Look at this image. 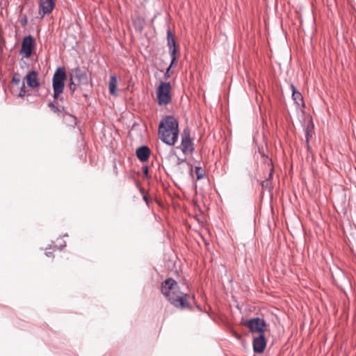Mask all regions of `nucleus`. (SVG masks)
I'll return each instance as SVG.
<instances>
[{
    "instance_id": "nucleus-8",
    "label": "nucleus",
    "mask_w": 356,
    "mask_h": 356,
    "mask_svg": "<svg viewBox=\"0 0 356 356\" xmlns=\"http://www.w3.org/2000/svg\"><path fill=\"white\" fill-rule=\"evenodd\" d=\"M34 47V39L31 35L24 38L20 50L21 54L25 58H29Z\"/></svg>"
},
{
    "instance_id": "nucleus-21",
    "label": "nucleus",
    "mask_w": 356,
    "mask_h": 356,
    "mask_svg": "<svg viewBox=\"0 0 356 356\" xmlns=\"http://www.w3.org/2000/svg\"><path fill=\"white\" fill-rule=\"evenodd\" d=\"M76 85H77V83L75 81H70V89L71 90L72 92L74 91Z\"/></svg>"
},
{
    "instance_id": "nucleus-17",
    "label": "nucleus",
    "mask_w": 356,
    "mask_h": 356,
    "mask_svg": "<svg viewBox=\"0 0 356 356\" xmlns=\"http://www.w3.org/2000/svg\"><path fill=\"white\" fill-rule=\"evenodd\" d=\"M195 174L197 175V179H200L204 177V170L200 167H195Z\"/></svg>"
},
{
    "instance_id": "nucleus-16",
    "label": "nucleus",
    "mask_w": 356,
    "mask_h": 356,
    "mask_svg": "<svg viewBox=\"0 0 356 356\" xmlns=\"http://www.w3.org/2000/svg\"><path fill=\"white\" fill-rule=\"evenodd\" d=\"M273 171V169H271L270 172L269 173L268 178H267L265 181L261 182L262 188H268V189H270L271 188L270 179L272 178Z\"/></svg>"
},
{
    "instance_id": "nucleus-28",
    "label": "nucleus",
    "mask_w": 356,
    "mask_h": 356,
    "mask_svg": "<svg viewBox=\"0 0 356 356\" xmlns=\"http://www.w3.org/2000/svg\"><path fill=\"white\" fill-rule=\"evenodd\" d=\"M143 198L146 202L147 201V197L145 195L143 197Z\"/></svg>"
},
{
    "instance_id": "nucleus-12",
    "label": "nucleus",
    "mask_w": 356,
    "mask_h": 356,
    "mask_svg": "<svg viewBox=\"0 0 356 356\" xmlns=\"http://www.w3.org/2000/svg\"><path fill=\"white\" fill-rule=\"evenodd\" d=\"M266 342L264 334H260L253 339V350L255 353H262L266 348Z\"/></svg>"
},
{
    "instance_id": "nucleus-20",
    "label": "nucleus",
    "mask_w": 356,
    "mask_h": 356,
    "mask_svg": "<svg viewBox=\"0 0 356 356\" xmlns=\"http://www.w3.org/2000/svg\"><path fill=\"white\" fill-rule=\"evenodd\" d=\"M25 95H26V88H25L24 83H23L22 86H21V88H20V91H19V97H24Z\"/></svg>"
},
{
    "instance_id": "nucleus-19",
    "label": "nucleus",
    "mask_w": 356,
    "mask_h": 356,
    "mask_svg": "<svg viewBox=\"0 0 356 356\" xmlns=\"http://www.w3.org/2000/svg\"><path fill=\"white\" fill-rule=\"evenodd\" d=\"M21 82L19 75L18 74H15L13 75L12 79V83H13L15 85H19Z\"/></svg>"
},
{
    "instance_id": "nucleus-2",
    "label": "nucleus",
    "mask_w": 356,
    "mask_h": 356,
    "mask_svg": "<svg viewBox=\"0 0 356 356\" xmlns=\"http://www.w3.org/2000/svg\"><path fill=\"white\" fill-rule=\"evenodd\" d=\"M179 123L173 116L163 118L159 126V138L169 145H174L178 139Z\"/></svg>"
},
{
    "instance_id": "nucleus-6",
    "label": "nucleus",
    "mask_w": 356,
    "mask_h": 356,
    "mask_svg": "<svg viewBox=\"0 0 356 356\" xmlns=\"http://www.w3.org/2000/svg\"><path fill=\"white\" fill-rule=\"evenodd\" d=\"M167 33H168V44L169 47V51H170V57H171L172 60H171L170 65L169 66V67L168 68V70L165 74V77L166 79H168L170 76L169 71L170 70V67L174 65V63L177 59L176 56H175L177 49L175 47V41L174 36H173L170 29L168 30Z\"/></svg>"
},
{
    "instance_id": "nucleus-24",
    "label": "nucleus",
    "mask_w": 356,
    "mask_h": 356,
    "mask_svg": "<svg viewBox=\"0 0 356 356\" xmlns=\"http://www.w3.org/2000/svg\"><path fill=\"white\" fill-rule=\"evenodd\" d=\"M235 337H237L238 339H239L241 337L240 335H238V334L235 333L234 334Z\"/></svg>"
},
{
    "instance_id": "nucleus-4",
    "label": "nucleus",
    "mask_w": 356,
    "mask_h": 356,
    "mask_svg": "<svg viewBox=\"0 0 356 356\" xmlns=\"http://www.w3.org/2000/svg\"><path fill=\"white\" fill-rule=\"evenodd\" d=\"M156 98L160 106H165L171 102V86L169 82H161L159 84L156 89Z\"/></svg>"
},
{
    "instance_id": "nucleus-9",
    "label": "nucleus",
    "mask_w": 356,
    "mask_h": 356,
    "mask_svg": "<svg viewBox=\"0 0 356 356\" xmlns=\"http://www.w3.org/2000/svg\"><path fill=\"white\" fill-rule=\"evenodd\" d=\"M87 80V71L85 69L76 68L71 74L70 81H75L77 85L86 84Z\"/></svg>"
},
{
    "instance_id": "nucleus-23",
    "label": "nucleus",
    "mask_w": 356,
    "mask_h": 356,
    "mask_svg": "<svg viewBox=\"0 0 356 356\" xmlns=\"http://www.w3.org/2000/svg\"><path fill=\"white\" fill-rule=\"evenodd\" d=\"M235 337H237L238 339H239L241 337L240 335H238V334L235 333L234 334Z\"/></svg>"
},
{
    "instance_id": "nucleus-25",
    "label": "nucleus",
    "mask_w": 356,
    "mask_h": 356,
    "mask_svg": "<svg viewBox=\"0 0 356 356\" xmlns=\"http://www.w3.org/2000/svg\"><path fill=\"white\" fill-rule=\"evenodd\" d=\"M45 254L47 256L49 257L51 253L50 252H47Z\"/></svg>"
},
{
    "instance_id": "nucleus-10",
    "label": "nucleus",
    "mask_w": 356,
    "mask_h": 356,
    "mask_svg": "<svg viewBox=\"0 0 356 356\" xmlns=\"http://www.w3.org/2000/svg\"><path fill=\"white\" fill-rule=\"evenodd\" d=\"M55 7L54 0H39L38 15L42 18L52 12Z\"/></svg>"
},
{
    "instance_id": "nucleus-26",
    "label": "nucleus",
    "mask_w": 356,
    "mask_h": 356,
    "mask_svg": "<svg viewBox=\"0 0 356 356\" xmlns=\"http://www.w3.org/2000/svg\"><path fill=\"white\" fill-rule=\"evenodd\" d=\"M309 141V134H307V142L308 143Z\"/></svg>"
},
{
    "instance_id": "nucleus-14",
    "label": "nucleus",
    "mask_w": 356,
    "mask_h": 356,
    "mask_svg": "<svg viewBox=\"0 0 356 356\" xmlns=\"http://www.w3.org/2000/svg\"><path fill=\"white\" fill-rule=\"evenodd\" d=\"M118 80L115 76H111L108 83V88L110 93L113 96H117Z\"/></svg>"
},
{
    "instance_id": "nucleus-3",
    "label": "nucleus",
    "mask_w": 356,
    "mask_h": 356,
    "mask_svg": "<svg viewBox=\"0 0 356 356\" xmlns=\"http://www.w3.org/2000/svg\"><path fill=\"white\" fill-rule=\"evenodd\" d=\"M66 79V73L63 67L58 68L52 78L54 98L58 99L64 90V81Z\"/></svg>"
},
{
    "instance_id": "nucleus-27",
    "label": "nucleus",
    "mask_w": 356,
    "mask_h": 356,
    "mask_svg": "<svg viewBox=\"0 0 356 356\" xmlns=\"http://www.w3.org/2000/svg\"><path fill=\"white\" fill-rule=\"evenodd\" d=\"M65 245H65V243H64V244H60V248H61V247H65Z\"/></svg>"
},
{
    "instance_id": "nucleus-15",
    "label": "nucleus",
    "mask_w": 356,
    "mask_h": 356,
    "mask_svg": "<svg viewBox=\"0 0 356 356\" xmlns=\"http://www.w3.org/2000/svg\"><path fill=\"white\" fill-rule=\"evenodd\" d=\"M291 88L293 90L292 98L294 100L295 103L297 105H301L303 104V98L300 92L296 90L295 87L291 85Z\"/></svg>"
},
{
    "instance_id": "nucleus-1",
    "label": "nucleus",
    "mask_w": 356,
    "mask_h": 356,
    "mask_svg": "<svg viewBox=\"0 0 356 356\" xmlns=\"http://www.w3.org/2000/svg\"><path fill=\"white\" fill-rule=\"evenodd\" d=\"M161 293L175 307L181 309L190 308V296L180 291L177 282L173 279L168 278L162 283Z\"/></svg>"
},
{
    "instance_id": "nucleus-11",
    "label": "nucleus",
    "mask_w": 356,
    "mask_h": 356,
    "mask_svg": "<svg viewBox=\"0 0 356 356\" xmlns=\"http://www.w3.org/2000/svg\"><path fill=\"white\" fill-rule=\"evenodd\" d=\"M26 83L29 87L34 89L40 86L39 74L35 71H30L25 76Z\"/></svg>"
},
{
    "instance_id": "nucleus-5",
    "label": "nucleus",
    "mask_w": 356,
    "mask_h": 356,
    "mask_svg": "<svg viewBox=\"0 0 356 356\" xmlns=\"http://www.w3.org/2000/svg\"><path fill=\"white\" fill-rule=\"evenodd\" d=\"M243 325L248 327L252 332H259L262 334L265 331L266 323L263 319L254 318L245 321Z\"/></svg>"
},
{
    "instance_id": "nucleus-22",
    "label": "nucleus",
    "mask_w": 356,
    "mask_h": 356,
    "mask_svg": "<svg viewBox=\"0 0 356 356\" xmlns=\"http://www.w3.org/2000/svg\"><path fill=\"white\" fill-rule=\"evenodd\" d=\"M143 172L145 174H146V175L148 173V168H147V167H145V168H143Z\"/></svg>"
},
{
    "instance_id": "nucleus-7",
    "label": "nucleus",
    "mask_w": 356,
    "mask_h": 356,
    "mask_svg": "<svg viewBox=\"0 0 356 356\" xmlns=\"http://www.w3.org/2000/svg\"><path fill=\"white\" fill-rule=\"evenodd\" d=\"M180 148L185 154L192 153L194 149L193 141L190 138V134L187 129L184 130L182 133Z\"/></svg>"
},
{
    "instance_id": "nucleus-18",
    "label": "nucleus",
    "mask_w": 356,
    "mask_h": 356,
    "mask_svg": "<svg viewBox=\"0 0 356 356\" xmlns=\"http://www.w3.org/2000/svg\"><path fill=\"white\" fill-rule=\"evenodd\" d=\"M49 107L51 109L53 112L59 114L61 112L60 109L53 103H49Z\"/></svg>"
},
{
    "instance_id": "nucleus-13",
    "label": "nucleus",
    "mask_w": 356,
    "mask_h": 356,
    "mask_svg": "<svg viewBox=\"0 0 356 356\" xmlns=\"http://www.w3.org/2000/svg\"><path fill=\"white\" fill-rule=\"evenodd\" d=\"M149 155L150 149L147 146L140 147L136 150V156L142 162L147 161L149 159Z\"/></svg>"
}]
</instances>
